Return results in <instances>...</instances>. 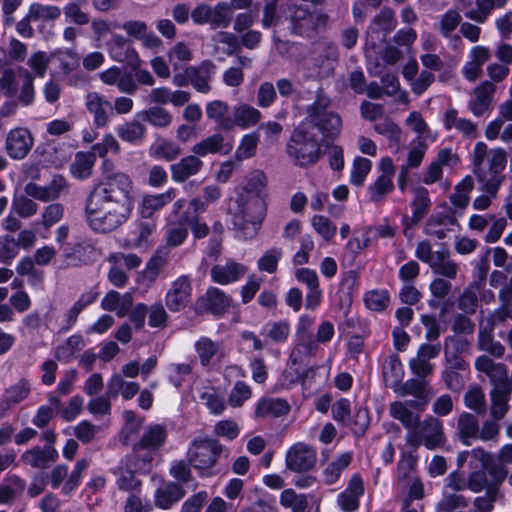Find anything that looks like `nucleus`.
<instances>
[{"label": "nucleus", "mask_w": 512, "mask_h": 512, "mask_svg": "<svg viewBox=\"0 0 512 512\" xmlns=\"http://www.w3.org/2000/svg\"><path fill=\"white\" fill-rule=\"evenodd\" d=\"M132 191L133 188L93 187L85 203L90 228L108 233L124 224L132 212Z\"/></svg>", "instance_id": "obj_1"}, {"label": "nucleus", "mask_w": 512, "mask_h": 512, "mask_svg": "<svg viewBox=\"0 0 512 512\" xmlns=\"http://www.w3.org/2000/svg\"><path fill=\"white\" fill-rule=\"evenodd\" d=\"M506 152L501 148L488 150L484 142H477L473 150V172L483 184L482 190L495 197L501 186L506 167Z\"/></svg>", "instance_id": "obj_2"}, {"label": "nucleus", "mask_w": 512, "mask_h": 512, "mask_svg": "<svg viewBox=\"0 0 512 512\" xmlns=\"http://www.w3.org/2000/svg\"><path fill=\"white\" fill-rule=\"evenodd\" d=\"M232 224L239 236L246 240L253 238L266 215L264 197L255 194L238 193L235 207L230 209Z\"/></svg>", "instance_id": "obj_3"}, {"label": "nucleus", "mask_w": 512, "mask_h": 512, "mask_svg": "<svg viewBox=\"0 0 512 512\" xmlns=\"http://www.w3.org/2000/svg\"><path fill=\"white\" fill-rule=\"evenodd\" d=\"M286 153L295 166L307 168L316 164L321 156V143L307 125H299L292 133Z\"/></svg>", "instance_id": "obj_4"}, {"label": "nucleus", "mask_w": 512, "mask_h": 512, "mask_svg": "<svg viewBox=\"0 0 512 512\" xmlns=\"http://www.w3.org/2000/svg\"><path fill=\"white\" fill-rule=\"evenodd\" d=\"M330 98L322 88L316 92L315 99L307 107V117L303 125H307L311 131L318 129L324 138H335L340 134L342 121L338 114L329 110Z\"/></svg>", "instance_id": "obj_5"}, {"label": "nucleus", "mask_w": 512, "mask_h": 512, "mask_svg": "<svg viewBox=\"0 0 512 512\" xmlns=\"http://www.w3.org/2000/svg\"><path fill=\"white\" fill-rule=\"evenodd\" d=\"M291 32L302 37H313L319 29L325 28L329 16L322 12H312L308 7L298 4H291L290 7Z\"/></svg>", "instance_id": "obj_6"}, {"label": "nucleus", "mask_w": 512, "mask_h": 512, "mask_svg": "<svg viewBox=\"0 0 512 512\" xmlns=\"http://www.w3.org/2000/svg\"><path fill=\"white\" fill-rule=\"evenodd\" d=\"M222 451L223 446L217 440L195 439L187 451V459L203 475V471L215 466Z\"/></svg>", "instance_id": "obj_7"}, {"label": "nucleus", "mask_w": 512, "mask_h": 512, "mask_svg": "<svg viewBox=\"0 0 512 512\" xmlns=\"http://www.w3.org/2000/svg\"><path fill=\"white\" fill-rule=\"evenodd\" d=\"M408 442L415 447L424 445L429 450L442 447L446 442L442 420L436 416H426L412 431Z\"/></svg>", "instance_id": "obj_8"}, {"label": "nucleus", "mask_w": 512, "mask_h": 512, "mask_svg": "<svg viewBox=\"0 0 512 512\" xmlns=\"http://www.w3.org/2000/svg\"><path fill=\"white\" fill-rule=\"evenodd\" d=\"M332 417L344 426L350 427L355 435H363L369 426V412L364 407H355L351 415V403L346 398L332 405Z\"/></svg>", "instance_id": "obj_9"}, {"label": "nucleus", "mask_w": 512, "mask_h": 512, "mask_svg": "<svg viewBox=\"0 0 512 512\" xmlns=\"http://www.w3.org/2000/svg\"><path fill=\"white\" fill-rule=\"evenodd\" d=\"M95 247L91 240L83 237L61 246L62 268H78L88 265L93 261Z\"/></svg>", "instance_id": "obj_10"}, {"label": "nucleus", "mask_w": 512, "mask_h": 512, "mask_svg": "<svg viewBox=\"0 0 512 512\" xmlns=\"http://www.w3.org/2000/svg\"><path fill=\"white\" fill-rule=\"evenodd\" d=\"M317 462L316 450L303 442L295 443L286 453V468L297 473L311 470Z\"/></svg>", "instance_id": "obj_11"}, {"label": "nucleus", "mask_w": 512, "mask_h": 512, "mask_svg": "<svg viewBox=\"0 0 512 512\" xmlns=\"http://www.w3.org/2000/svg\"><path fill=\"white\" fill-rule=\"evenodd\" d=\"M34 145V138L27 128L11 129L5 139V151L14 160L24 159Z\"/></svg>", "instance_id": "obj_12"}, {"label": "nucleus", "mask_w": 512, "mask_h": 512, "mask_svg": "<svg viewBox=\"0 0 512 512\" xmlns=\"http://www.w3.org/2000/svg\"><path fill=\"white\" fill-rule=\"evenodd\" d=\"M195 352L202 367L219 365L227 356L225 345L222 341H214L202 336L194 344Z\"/></svg>", "instance_id": "obj_13"}, {"label": "nucleus", "mask_w": 512, "mask_h": 512, "mask_svg": "<svg viewBox=\"0 0 512 512\" xmlns=\"http://www.w3.org/2000/svg\"><path fill=\"white\" fill-rule=\"evenodd\" d=\"M231 305V298L224 291L210 287L195 303L196 314L222 315Z\"/></svg>", "instance_id": "obj_14"}, {"label": "nucleus", "mask_w": 512, "mask_h": 512, "mask_svg": "<svg viewBox=\"0 0 512 512\" xmlns=\"http://www.w3.org/2000/svg\"><path fill=\"white\" fill-rule=\"evenodd\" d=\"M475 368L488 376L493 388H512V380L508 376L507 366L496 363L486 355L479 356L475 360Z\"/></svg>", "instance_id": "obj_15"}, {"label": "nucleus", "mask_w": 512, "mask_h": 512, "mask_svg": "<svg viewBox=\"0 0 512 512\" xmlns=\"http://www.w3.org/2000/svg\"><path fill=\"white\" fill-rule=\"evenodd\" d=\"M67 189V180L62 175H54L47 185L41 186L36 183L29 182L24 188L26 195L42 202H49L58 199L62 193L67 191Z\"/></svg>", "instance_id": "obj_16"}, {"label": "nucleus", "mask_w": 512, "mask_h": 512, "mask_svg": "<svg viewBox=\"0 0 512 512\" xmlns=\"http://www.w3.org/2000/svg\"><path fill=\"white\" fill-rule=\"evenodd\" d=\"M192 286L188 276L182 275L174 280L166 293L165 303L171 312L183 310L191 301Z\"/></svg>", "instance_id": "obj_17"}, {"label": "nucleus", "mask_w": 512, "mask_h": 512, "mask_svg": "<svg viewBox=\"0 0 512 512\" xmlns=\"http://www.w3.org/2000/svg\"><path fill=\"white\" fill-rule=\"evenodd\" d=\"M397 26L395 12L389 7H383L381 11L373 18L368 29L367 37L373 41V47L377 41H384L385 37Z\"/></svg>", "instance_id": "obj_18"}, {"label": "nucleus", "mask_w": 512, "mask_h": 512, "mask_svg": "<svg viewBox=\"0 0 512 512\" xmlns=\"http://www.w3.org/2000/svg\"><path fill=\"white\" fill-rule=\"evenodd\" d=\"M312 58L313 67L320 77H328L338 61V49L332 42H322L317 45Z\"/></svg>", "instance_id": "obj_19"}, {"label": "nucleus", "mask_w": 512, "mask_h": 512, "mask_svg": "<svg viewBox=\"0 0 512 512\" xmlns=\"http://www.w3.org/2000/svg\"><path fill=\"white\" fill-rule=\"evenodd\" d=\"M496 86L491 81H483L473 89V97L468 102L469 111L476 117L484 116L492 109Z\"/></svg>", "instance_id": "obj_20"}, {"label": "nucleus", "mask_w": 512, "mask_h": 512, "mask_svg": "<svg viewBox=\"0 0 512 512\" xmlns=\"http://www.w3.org/2000/svg\"><path fill=\"white\" fill-rule=\"evenodd\" d=\"M441 351V345L438 344H422L417 352L416 357L409 362L410 369L414 375L419 378H425L432 374L434 366L430 363L431 359L436 358Z\"/></svg>", "instance_id": "obj_21"}, {"label": "nucleus", "mask_w": 512, "mask_h": 512, "mask_svg": "<svg viewBox=\"0 0 512 512\" xmlns=\"http://www.w3.org/2000/svg\"><path fill=\"white\" fill-rule=\"evenodd\" d=\"M102 159V178L93 187L133 188V181L127 173L118 171L113 160L107 157Z\"/></svg>", "instance_id": "obj_22"}, {"label": "nucleus", "mask_w": 512, "mask_h": 512, "mask_svg": "<svg viewBox=\"0 0 512 512\" xmlns=\"http://www.w3.org/2000/svg\"><path fill=\"white\" fill-rule=\"evenodd\" d=\"M86 108L93 116V123L97 128L105 127L110 116L113 115V108L110 101L98 92H89L86 95Z\"/></svg>", "instance_id": "obj_23"}, {"label": "nucleus", "mask_w": 512, "mask_h": 512, "mask_svg": "<svg viewBox=\"0 0 512 512\" xmlns=\"http://www.w3.org/2000/svg\"><path fill=\"white\" fill-rule=\"evenodd\" d=\"M111 58L120 63H126L132 68L140 66V58L132 43L121 35H114L109 43Z\"/></svg>", "instance_id": "obj_24"}, {"label": "nucleus", "mask_w": 512, "mask_h": 512, "mask_svg": "<svg viewBox=\"0 0 512 512\" xmlns=\"http://www.w3.org/2000/svg\"><path fill=\"white\" fill-rule=\"evenodd\" d=\"M247 267L232 259L219 263L211 268L210 275L213 282L220 285H228L237 282L247 273Z\"/></svg>", "instance_id": "obj_25"}, {"label": "nucleus", "mask_w": 512, "mask_h": 512, "mask_svg": "<svg viewBox=\"0 0 512 512\" xmlns=\"http://www.w3.org/2000/svg\"><path fill=\"white\" fill-rule=\"evenodd\" d=\"M216 69V65L211 60H204L198 66L188 67L186 69V76L196 91L207 94L211 91L210 81Z\"/></svg>", "instance_id": "obj_26"}, {"label": "nucleus", "mask_w": 512, "mask_h": 512, "mask_svg": "<svg viewBox=\"0 0 512 512\" xmlns=\"http://www.w3.org/2000/svg\"><path fill=\"white\" fill-rule=\"evenodd\" d=\"M54 446H34L21 455V461L32 468L46 469L58 460Z\"/></svg>", "instance_id": "obj_27"}, {"label": "nucleus", "mask_w": 512, "mask_h": 512, "mask_svg": "<svg viewBox=\"0 0 512 512\" xmlns=\"http://www.w3.org/2000/svg\"><path fill=\"white\" fill-rule=\"evenodd\" d=\"M99 79L106 85H116L121 93L133 95L138 86L130 73L123 72L121 68L112 66L99 73Z\"/></svg>", "instance_id": "obj_28"}, {"label": "nucleus", "mask_w": 512, "mask_h": 512, "mask_svg": "<svg viewBox=\"0 0 512 512\" xmlns=\"http://www.w3.org/2000/svg\"><path fill=\"white\" fill-rule=\"evenodd\" d=\"M136 473L139 472L124 461H121L120 464L113 469L117 489L128 495L142 493V481L135 476Z\"/></svg>", "instance_id": "obj_29"}, {"label": "nucleus", "mask_w": 512, "mask_h": 512, "mask_svg": "<svg viewBox=\"0 0 512 512\" xmlns=\"http://www.w3.org/2000/svg\"><path fill=\"white\" fill-rule=\"evenodd\" d=\"M203 161L194 154L181 158L170 166L171 178L176 183H184L196 176L203 168Z\"/></svg>", "instance_id": "obj_30"}, {"label": "nucleus", "mask_w": 512, "mask_h": 512, "mask_svg": "<svg viewBox=\"0 0 512 512\" xmlns=\"http://www.w3.org/2000/svg\"><path fill=\"white\" fill-rule=\"evenodd\" d=\"M455 437L465 446H470L479 436V421L469 412L459 414L455 425Z\"/></svg>", "instance_id": "obj_31"}, {"label": "nucleus", "mask_w": 512, "mask_h": 512, "mask_svg": "<svg viewBox=\"0 0 512 512\" xmlns=\"http://www.w3.org/2000/svg\"><path fill=\"white\" fill-rule=\"evenodd\" d=\"M30 382L22 378L8 387L0 401V417H3L12 407L24 401L30 394Z\"/></svg>", "instance_id": "obj_32"}, {"label": "nucleus", "mask_w": 512, "mask_h": 512, "mask_svg": "<svg viewBox=\"0 0 512 512\" xmlns=\"http://www.w3.org/2000/svg\"><path fill=\"white\" fill-rule=\"evenodd\" d=\"M231 150L232 145L226 143L224 136L220 133H215L202 139L191 148L192 153L198 158L217 153L226 155Z\"/></svg>", "instance_id": "obj_33"}, {"label": "nucleus", "mask_w": 512, "mask_h": 512, "mask_svg": "<svg viewBox=\"0 0 512 512\" xmlns=\"http://www.w3.org/2000/svg\"><path fill=\"white\" fill-rule=\"evenodd\" d=\"M443 124L446 130L455 129L464 138L475 139L478 137L477 124L470 119L460 117L454 108L448 109L444 113Z\"/></svg>", "instance_id": "obj_34"}, {"label": "nucleus", "mask_w": 512, "mask_h": 512, "mask_svg": "<svg viewBox=\"0 0 512 512\" xmlns=\"http://www.w3.org/2000/svg\"><path fill=\"white\" fill-rule=\"evenodd\" d=\"M507 0H475L476 7L465 10L468 3L461 0V9L464 10V16L476 23L483 24L487 21L490 14L495 8H501L506 4Z\"/></svg>", "instance_id": "obj_35"}, {"label": "nucleus", "mask_w": 512, "mask_h": 512, "mask_svg": "<svg viewBox=\"0 0 512 512\" xmlns=\"http://www.w3.org/2000/svg\"><path fill=\"white\" fill-rule=\"evenodd\" d=\"M176 197V190L169 188L164 193L147 194L142 197L139 205V214L142 218L148 219L152 215L170 203Z\"/></svg>", "instance_id": "obj_36"}, {"label": "nucleus", "mask_w": 512, "mask_h": 512, "mask_svg": "<svg viewBox=\"0 0 512 512\" xmlns=\"http://www.w3.org/2000/svg\"><path fill=\"white\" fill-rule=\"evenodd\" d=\"M389 415L398 420L405 429L408 430L407 439L420 424V413L407 408V403L402 401H394L390 403L388 408Z\"/></svg>", "instance_id": "obj_37"}, {"label": "nucleus", "mask_w": 512, "mask_h": 512, "mask_svg": "<svg viewBox=\"0 0 512 512\" xmlns=\"http://www.w3.org/2000/svg\"><path fill=\"white\" fill-rule=\"evenodd\" d=\"M155 456L156 452L137 443L134 445L133 452L122 461L139 473H149Z\"/></svg>", "instance_id": "obj_38"}, {"label": "nucleus", "mask_w": 512, "mask_h": 512, "mask_svg": "<svg viewBox=\"0 0 512 512\" xmlns=\"http://www.w3.org/2000/svg\"><path fill=\"white\" fill-rule=\"evenodd\" d=\"M315 338H295V345L291 350L289 359L292 364L307 365L318 351Z\"/></svg>", "instance_id": "obj_39"}, {"label": "nucleus", "mask_w": 512, "mask_h": 512, "mask_svg": "<svg viewBox=\"0 0 512 512\" xmlns=\"http://www.w3.org/2000/svg\"><path fill=\"white\" fill-rule=\"evenodd\" d=\"M461 22L460 12L456 9H449L439 16L438 22L434 24V29L445 39L459 41L460 37L454 32L460 27Z\"/></svg>", "instance_id": "obj_40"}, {"label": "nucleus", "mask_w": 512, "mask_h": 512, "mask_svg": "<svg viewBox=\"0 0 512 512\" xmlns=\"http://www.w3.org/2000/svg\"><path fill=\"white\" fill-rule=\"evenodd\" d=\"M290 410L288 402L280 398H261L255 407L256 418L280 417Z\"/></svg>", "instance_id": "obj_41"}, {"label": "nucleus", "mask_w": 512, "mask_h": 512, "mask_svg": "<svg viewBox=\"0 0 512 512\" xmlns=\"http://www.w3.org/2000/svg\"><path fill=\"white\" fill-rule=\"evenodd\" d=\"M382 374L385 385L390 387L393 391L400 385L404 371L398 355L391 354L385 358L382 366Z\"/></svg>", "instance_id": "obj_42"}, {"label": "nucleus", "mask_w": 512, "mask_h": 512, "mask_svg": "<svg viewBox=\"0 0 512 512\" xmlns=\"http://www.w3.org/2000/svg\"><path fill=\"white\" fill-rule=\"evenodd\" d=\"M394 392L399 396H413L417 399H431L432 393L428 383L424 380V378H411L408 379L404 383H400V385L394 390Z\"/></svg>", "instance_id": "obj_43"}, {"label": "nucleus", "mask_w": 512, "mask_h": 512, "mask_svg": "<svg viewBox=\"0 0 512 512\" xmlns=\"http://www.w3.org/2000/svg\"><path fill=\"white\" fill-rule=\"evenodd\" d=\"M512 388L491 389L490 397V415L495 420H502L509 410V401Z\"/></svg>", "instance_id": "obj_44"}, {"label": "nucleus", "mask_w": 512, "mask_h": 512, "mask_svg": "<svg viewBox=\"0 0 512 512\" xmlns=\"http://www.w3.org/2000/svg\"><path fill=\"white\" fill-rule=\"evenodd\" d=\"M167 429L161 424L148 425L139 440V444L156 452L165 444Z\"/></svg>", "instance_id": "obj_45"}, {"label": "nucleus", "mask_w": 512, "mask_h": 512, "mask_svg": "<svg viewBox=\"0 0 512 512\" xmlns=\"http://www.w3.org/2000/svg\"><path fill=\"white\" fill-rule=\"evenodd\" d=\"M185 492L183 488L175 483L169 482L155 492V504L161 509H169L174 503L178 502Z\"/></svg>", "instance_id": "obj_46"}, {"label": "nucleus", "mask_w": 512, "mask_h": 512, "mask_svg": "<svg viewBox=\"0 0 512 512\" xmlns=\"http://www.w3.org/2000/svg\"><path fill=\"white\" fill-rule=\"evenodd\" d=\"M95 161V153L79 151L70 165V172L77 179H87L92 175Z\"/></svg>", "instance_id": "obj_47"}, {"label": "nucleus", "mask_w": 512, "mask_h": 512, "mask_svg": "<svg viewBox=\"0 0 512 512\" xmlns=\"http://www.w3.org/2000/svg\"><path fill=\"white\" fill-rule=\"evenodd\" d=\"M188 237V228L185 214L178 220L169 222L166 226L165 241L169 248H176L182 245Z\"/></svg>", "instance_id": "obj_48"}, {"label": "nucleus", "mask_w": 512, "mask_h": 512, "mask_svg": "<svg viewBox=\"0 0 512 512\" xmlns=\"http://www.w3.org/2000/svg\"><path fill=\"white\" fill-rule=\"evenodd\" d=\"M233 116L234 124L242 129L255 126L262 117L261 112L249 104H240L234 107Z\"/></svg>", "instance_id": "obj_49"}, {"label": "nucleus", "mask_w": 512, "mask_h": 512, "mask_svg": "<svg viewBox=\"0 0 512 512\" xmlns=\"http://www.w3.org/2000/svg\"><path fill=\"white\" fill-rule=\"evenodd\" d=\"M170 249L159 247L151 256L144 270V277L153 282L159 276L162 269L167 265Z\"/></svg>", "instance_id": "obj_50"}, {"label": "nucleus", "mask_w": 512, "mask_h": 512, "mask_svg": "<svg viewBox=\"0 0 512 512\" xmlns=\"http://www.w3.org/2000/svg\"><path fill=\"white\" fill-rule=\"evenodd\" d=\"M413 212L410 218L412 225L419 223L427 214L431 200L429 198V192L424 187H417L414 189V199L411 203Z\"/></svg>", "instance_id": "obj_51"}, {"label": "nucleus", "mask_w": 512, "mask_h": 512, "mask_svg": "<svg viewBox=\"0 0 512 512\" xmlns=\"http://www.w3.org/2000/svg\"><path fill=\"white\" fill-rule=\"evenodd\" d=\"M116 132L124 142L138 144L145 138L146 127L139 121L133 120L118 126Z\"/></svg>", "instance_id": "obj_52"}, {"label": "nucleus", "mask_w": 512, "mask_h": 512, "mask_svg": "<svg viewBox=\"0 0 512 512\" xmlns=\"http://www.w3.org/2000/svg\"><path fill=\"white\" fill-rule=\"evenodd\" d=\"M212 41L216 54L232 56L239 49L237 37L230 32L220 31L213 36Z\"/></svg>", "instance_id": "obj_53"}, {"label": "nucleus", "mask_w": 512, "mask_h": 512, "mask_svg": "<svg viewBox=\"0 0 512 512\" xmlns=\"http://www.w3.org/2000/svg\"><path fill=\"white\" fill-rule=\"evenodd\" d=\"M155 229L156 224L153 221H140L134 232L135 237L129 240V246L147 250L152 243L151 236Z\"/></svg>", "instance_id": "obj_54"}, {"label": "nucleus", "mask_w": 512, "mask_h": 512, "mask_svg": "<svg viewBox=\"0 0 512 512\" xmlns=\"http://www.w3.org/2000/svg\"><path fill=\"white\" fill-rule=\"evenodd\" d=\"M182 154L181 147L170 140L160 139L150 147V155L166 161H173Z\"/></svg>", "instance_id": "obj_55"}, {"label": "nucleus", "mask_w": 512, "mask_h": 512, "mask_svg": "<svg viewBox=\"0 0 512 512\" xmlns=\"http://www.w3.org/2000/svg\"><path fill=\"white\" fill-rule=\"evenodd\" d=\"M301 364H292L290 359L287 361L286 368L278 379V385L281 388L289 389L307 377L308 370L300 368Z\"/></svg>", "instance_id": "obj_56"}, {"label": "nucleus", "mask_w": 512, "mask_h": 512, "mask_svg": "<svg viewBox=\"0 0 512 512\" xmlns=\"http://www.w3.org/2000/svg\"><path fill=\"white\" fill-rule=\"evenodd\" d=\"M352 461V454L345 452L338 456L335 460L328 464L324 469V479L327 484L335 483L344 469H346Z\"/></svg>", "instance_id": "obj_57"}, {"label": "nucleus", "mask_w": 512, "mask_h": 512, "mask_svg": "<svg viewBox=\"0 0 512 512\" xmlns=\"http://www.w3.org/2000/svg\"><path fill=\"white\" fill-rule=\"evenodd\" d=\"M229 111V105L221 100H214L206 105V115L209 119L217 122L223 129H230L232 121L225 118Z\"/></svg>", "instance_id": "obj_58"}, {"label": "nucleus", "mask_w": 512, "mask_h": 512, "mask_svg": "<svg viewBox=\"0 0 512 512\" xmlns=\"http://www.w3.org/2000/svg\"><path fill=\"white\" fill-rule=\"evenodd\" d=\"M374 130L388 139L390 147H395L396 151L399 149L402 130L395 122L385 118L374 125Z\"/></svg>", "instance_id": "obj_59"}, {"label": "nucleus", "mask_w": 512, "mask_h": 512, "mask_svg": "<svg viewBox=\"0 0 512 512\" xmlns=\"http://www.w3.org/2000/svg\"><path fill=\"white\" fill-rule=\"evenodd\" d=\"M477 347L496 358H501L505 353V347L499 341L494 340L491 332L484 329L479 330Z\"/></svg>", "instance_id": "obj_60"}, {"label": "nucleus", "mask_w": 512, "mask_h": 512, "mask_svg": "<svg viewBox=\"0 0 512 512\" xmlns=\"http://www.w3.org/2000/svg\"><path fill=\"white\" fill-rule=\"evenodd\" d=\"M143 121L150 123L154 127L165 128L172 122V115L169 111L160 106H153L144 110L140 114Z\"/></svg>", "instance_id": "obj_61"}, {"label": "nucleus", "mask_w": 512, "mask_h": 512, "mask_svg": "<svg viewBox=\"0 0 512 512\" xmlns=\"http://www.w3.org/2000/svg\"><path fill=\"white\" fill-rule=\"evenodd\" d=\"M199 398L204 401V404L212 414L220 415L226 408L224 398L212 386L204 387Z\"/></svg>", "instance_id": "obj_62"}, {"label": "nucleus", "mask_w": 512, "mask_h": 512, "mask_svg": "<svg viewBox=\"0 0 512 512\" xmlns=\"http://www.w3.org/2000/svg\"><path fill=\"white\" fill-rule=\"evenodd\" d=\"M464 403L467 408L473 410L477 415H484L486 412L485 394L478 386H471L466 391Z\"/></svg>", "instance_id": "obj_63"}, {"label": "nucleus", "mask_w": 512, "mask_h": 512, "mask_svg": "<svg viewBox=\"0 0 512 512\" xmlns=\"http://www.w3.org/2000/svg\"><path fill=\"white\" fill-rule=\"evenodd\" d=\"M280 503L292 512H305L308 507L306 495L297 494L293 489H285L280 495Z\"/></svg>", "instance_id": "obj_64"}]
</instances>
